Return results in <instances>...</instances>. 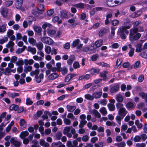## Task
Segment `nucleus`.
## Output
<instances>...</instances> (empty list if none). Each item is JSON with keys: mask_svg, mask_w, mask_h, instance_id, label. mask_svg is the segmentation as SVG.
I'll list each match as a JSON object with an SVG mask.
<instances>
[{"mask_svg": "<svg viewBox=\"0 0 147 147\" xmlns=\"http://www.w3.org/2000/svg\"><path fill=\"white\" fill-rule=\"evenodd\" d=\"M138 31V28H134L129 30V38L130 41L132 42L140 38L141 34L140 33H137Z\"/></svg>", "mask_w": 147, "mask_h": 147, "instance_id": "nucleus-1", "label": "nucleus"}, {"mask_svg": "<svg viewBox=\"0 0 147 147\" xmlns=\"http://www.w3.org/2000/svg\"><path fill=\"white\" fill-rule=\"evenodd\" d=\"M117 109L118 110V115L117 116L119 119H123L127 113L125 108L123 107V105L121 103L118 102L116 104Z\"/></svg>", "mask_w": 147, "mask_h": 147, "instance_id": "nucleus-2", "label": "nucleus"}, {"mask_svg": "<svg viewBox=\"0 0 147 147\" xmlns=\"http://www.w3.org/2000/svg\"><path fill=\"white\" fill-rule=\"evenodd\" d=\"M130 27L128 26H125L120 28L119 30L118 33L122 39H125L127 38V35H128L129 32L127 29L130 28Z\"/></svg>", "mask_w": 147, "mask_h": 147, "instance_id": "nucleus-3", "label": "nucleus"}, {"mask_svg": "<svg viewBox=\"0 0 147 147\" xmlns=\"http://www.w3.org/2000/svg\"><path fill=\"white\" fill-rule=\"evenodd\" d=\"M40 71L39 69H36L34 71H32L30 74V76H35V81L38 83L42 81V80L44 78V75L42 73L40 74L38 76Z\"/></svg>", "mask_w": 147, "mask_h": 147, "instance_id": "nucleus-4", "label": "nucleus"}, {"mask_svg": "<svg viewBox=\"0 0 147 147\" xmlns=\"http://www.w3.org/2000/svg\"><path fill=\"white\" fill-rule=\"evenodd\" d=\"M125 0H108L107 5L109 7H113L117 4H120L124 2Z\"/></svg>", "mask_w": 147, "mask_h": 147, "instance_id": "nucleus-5", "label": "nucleus"}, {"mask_svg": "<svg viewBox=\"0 0 147 147\" xmlns=\"http://www.w3.org/2000/svg\"><path fill=\"white\" fill-rule=\"evenodd\" d=\"M41 40L44 43L49 45H51L53 44V41L50 38L48 37H44L41 38Z\"/></svg>", "mask_w": 147, "mask_h": 147, "instance_id": "nucleus-6", "label": "nucleus"}, {"mask_svg": "<svg viewBox=\"0 0 147 147\" xmlns=\"http://www.w3.org/2000/svg\"><path fill=\"white\" fill-rule=\"evenodd\" d=\"M103 40H102L100 39L96 42L95 45L93 44L92 45V47L91 48V50H94L97 47H100L102 45Z\"/></svg>", "mask_w": 147, "mask_h": 147, "instance_id": "nucleus-7", "label": "nucleus"}, {"mask_svg": "<svg viewBox=\"0 0 147 147\" xmlns=\"http://www.w3.org/2000/svg\"><path fill=\"white\" fill-rule=\"evenodd\" d=\"M119 88V85L116 84L115 85L110 86V92L111 93H114L117 92Z\"/></svg>", "mask_w": 147, "mask_h": 147, "instance_id": "nucleus-8", "label": "nucleus"}, {"mask_svg": "<svg viewBox=\"0 0 147 147\" xmlns=\"http://www.w3.org/2000/svg\"><path fill=\"white\" fill-rule=\"evenodd\" d=\"M59 76V75L56 73H54L50 74L47 78V79L49 80H54L56 79Z\"/></svg>", "mask_w": 147, "mask_h": 147, "instance_id": "nucleus-9", "label": "nucleus"}, {"mask_svg": "<svg viewBox=\"0 0 147 147\" xmlns=\"http://www.w3.org/2000/svg\"><path fill=\"white\" fill-rule=\"evenodd\" d=\"M10 141L11 144H13L16 147H19L20 145V142L18 141L15 140L14 138H11Z\"/></svg>", "mask_w": 147, "mask_h": 147, "instance_id": "nucleus-10", "label": "nucleus"}, {"mask_svg": "<svg viewBox=\"0 0 147 147\" xmlns=\"http://www.w3.org/2000/svg\"><path fill=\"white\" fill-rule=\"evenodd\" d=\"M23 0H15L16 1V8L20 9L22 7Z\"/></svg>", "mask_w": 147, "mask_h": 147, "instance_id": "nucleus-11", "label": "nucleus"}, {"mask_svg": "<svg viewBox=\"0 0 147 147\" xmlns=\"http://www.w3.org/2000/svg\"><path fill=\"white\" fill-rule=\"evenodd\" d=\"M102 94V92H94L92 94V95L94 99V98L95 99L99 98L101 96Z\"/></svg>", "mask_w": 147, "mask_h": 147, "instance_id": "nucleus-12", "label": "nucleus"}, {"mask_svg": "<svg viewBox=\"0 0 147 147\" xmlns=\"http://www.w3.org/2000/svg\"><path fill=\"white\" fill-rule=\"evenodd\" d=\"M67 12L66 11L62 10L60 11V16L63 19L68 18Z\"/></svg>", "mask_w": 147, "mask_h": 147, "instance_id": "nucleus-13", "label": "nucleus"}, {"mask_svg": "<svg viewBox=\"0 0 147 147\" xmlns=\"http://www.w3.org/2000/svg\"><path fill=\"white\" fill-rule=\"evenodd\" d=\"M90 112L92 113L94 115L95 117L98 118H100L101 117V115L99 112L96 109H93Z\"/></svg>", "mask_w": 147, "mask_h": 147, "instance_id": "nucleus-14", "label": "nucleus"}, {"mask_svg": "<svg viewBox=\"0 0 147 147\" xmlns=\"http://www.w3.org/2000/svg\"><path fill=\"white\" fill-rule=\"evenodd\" d=\"M28 134L29 133L27 131H22L20 133V137L21 139H24L26 137L28 136Z\"/></svg>", "mask_w": 147, "mask_h": 147, "instance_id": "nucleus-15", "label": "nucleus"}, {"mask_svg": "<svg viewBox=\"0 0 147 147\" xmlns=\"http://www.w3.org/2000/svg\"><path fill=\"white\" fill-rule=\"evenodd\" d=\"M66 108L68 111L72 112H73L76 109V107L75 105L71 106L69 105H67L66 106Z\"/></svg>", "mask_w": 147, "mask_h": 147, "instance_id": "nucleus-16", "label": "nucleus"}, {"mask_svg": "<svg viewBox=\"0 0 147 147\" xmlns=\"http://www.w3.org/2000/svg\"><path fill=\"white\" fill-rule=\"evenodd\" d=\"M6 24H3L0 26V33H3L6 31Z\"/></svg>", "mask_w": 147, "mask_h": 147, "instance_id": "nucleus-17", "label": "nucleus"}, {"mask_svg": "<svg viewBox=\"0 0 147 147\" xmlns=\"http://www.w3.org/2000/svg\"><path fill=\"white\" fill-rule=\"evenodd\" d=\"M68 22L69 23L72 24L70 26L71 27H74L77 25V24L76 23V20L74 19H70L68 20Z\"/></svg>", "mask_w": 147, "mask_h": 147, "instance_id": "nucleus-18", "label": "nucleus"}, {"mask_svg": "<svg viewBox=\"0 0 147 147\" xmlns=\"http://www.w3.org/2000/svg\"><path fill=\"white\" fill-rule=\"evenodd\" d=\"M90 77V75L88 74H86L84 76H81L79 77L78 80H82L83 79L86 80L89 79Z\"/></svg>", "mask_w": 147, "mask_h": 147, "instance_id": "nucleus-19", "label": "nucleus"}, {"mask_svg": "<svg viewBox=\"0 0 147 147\" xmlns=\"http://www.w3.org/2000/svg\"><path fill=\"white\" fill-rule=\"evenodd\" d=\"M40 144L41 145L43 146L44 147H48L49 146V144L47 142H45L43 139L40 140Z\"/></svg>", "mask_w": 147, "mask_h": 147, "instance_id": "nucleus-20", "label": "nucleus"}, {"mask_svg": "<svg viewBox=\"0 0 147 147\" xmlns=\"http://www.w3.org/2000/svg\"><path fill=\"white\" fill-rule=\"evenodd\" d=\"M8 12V10L6 8H3L1 11V13L4 17H6L7 16Z\"/></svg>", "mask_w": 147, "mask_h": 147, "instance_id": "nucleus-21", "label": "nucleus"}, {"mask_svg": "<svg viewBox=\"0 0 147 147\" xmlns=\"http://www.w3.org/2000/svg\"><path fill=\"white\" fill-rule=\"evenodd\" d=\"M24 64L26 65L28 64L32 65L34 63V61L32 59L28 60L27 59H25L24 60Z\"/></svg>", "mask_w": 147, "mask_h": 147, "instance_id": "nucleus-22", "label": "nucleus"}, {"mask_svg": "<svg viewBox=\"0 0 147 147\" xmlns=\"http://www.w3.org/2000/svg\"><path fill=\"white\" fill-rule=\"evenodd\" d=\"M27 51L28 52H31L33 54H35L36 52V49L35 48H32L30 46L28 47Z\"/></svg>", "mask_w": 147, "mask_h": 147, "instance_id": "nucleus-23", "label": "nucleus"}, {"mask_svg": "<svg viewBox=\"0 0 147 147\" xmlns=\"http://www.w3.org/2000/svg\"><path fill=\"white\" fill-rule=\"evenodd\" d=\"M97 64L102 66L105 67H110V65L109 64L105 63L103 62H99L97 63Z\"/></svg>", "mask_w": 147, "mask_h": 147, "instance_id": "nucleus-24", "label": "nucleus"}, {"mask_svg": "<svg viewBox=\"0 0 147 147\" xmlns=\"http://www.w3.org/2000/svg\"><path fill=\"white\" fill-rule=\"evenodd\" d=\"M59 18L58 16H55L53 18V21L54 23L57 22L58 24H60L62 23V20H59Z\"/></svg>", "mask_w": 147, "mask_h": 147, "instance_id": "nucleus-25", "label": "nucleus"}, {"mask_svg": "<svg viewBox=\"0 0 147 147\" xmlns=\"http://www.w3.org/2000/svg\"><path fill=\"white\" fill-rule=\"evenodd\" d=\"M16 63L17 66H22L24 65V61L22 59H20L16 62Z\"/></svg>", "mask_w": 147, "mask_h": 147, "instance_id": "nucleus-26", "label": "nucleus"}, {"mask_svg": "<svg viewBox=\"0 0 147 147\" xmlns=\"http://www.w3.org/2000/svg\"><path fill=\"white\" fill-rule=\"evenodd\" d=\"M107 29L106 28H104L101 29L99 32V35L100 36H102L104 34L107 32Z\"/></svg>", "mask_w": 147, "mask_h": 147, "instance_id": "nucleus-27", "label": "nucleus"}, {"mask_svg": "<svg viewBox=\"0 0 147 147\" xmlns=\"http://www.w3.org/2000/svg\"><path fill=\"white\" fill-rule=\"evenodd\" d=\"M42 114V112L39 111L37 112L36 114H35L34 116V119H37Z\"/></svg>", "mask_w": 147, "mask_h": 147, "instance_id": "nucleus-28", "label": "nucleus"}, {"mask_svg": "<svg viewBox=\"0 0 147 147\" xmlns=\"http://www.w3.org/2000/svg\"><path fill=\"white\" fill-rule=\"evenodd\" d=\"M107 106L109 110L111 111H113L115 109V107L114 105L111 103L108 104Z\"/></svg>", "mask_w": 147, "mask_h": 147, "instance_id": "nucleus-29", "label": "nucleus"}, {"mask_svg": "<svg viewBox=\"0 0 147 147\" xmlns=\"http://www.w3.org/2000/svg\"><path fill=\"white\" fill-rule=\"evenodd\" d=\"M74 6L78 8L82 9L84 7V4L81 3L76 4L74 5Z\"/></svg>", "mask_w": 147, "mask_h": 147, "instance_id": "nucleus-30", "label": "nucleus"}, {"mask_svg": "<svg viewBox=\"0 0 147 147\" xmlns=\"http://www.w3.org/2000/svg\"><path fill=\"white\" fill-rule=\"evenodd\" d=\"M18 108V106L15 104H13L11 105L9 107V109L11 111L14 110L15 111H16L17 110Z\"/></svg>", "mask_w": 147, "mask_h": 147, "instance_id": "nucleus-31", "label": "nucleus"}, {"mask_svg": "<svg viewBox=\"0 0 147 147\" xmlns=\"http://www.w3.org/2000/svg\"><path fill=\"white\" fill-rule=\"evenodd\" d=\"M29 42L32 45L34 46L35 45L36 40L33 38L32 37L29 38H28Z\"/></svg>", "mask_w": 147, "mask_h": 147, "instance_id": "nucleus-32", "label": "nucleus"}, {"mask_svg": "<svg viewBox=\"0 0 147 147\" xmlns=\"http://www.w3.org/2000/svg\"><path fill=\"white\" fill-rule=\"evenodd\" d=\"M80 41V40L79 39H77L74 41L72 44V47L73 48H74L77 46Z\"/></svg>", "mask_w": 147, "mask_h": 147, "instance_id": "nucleus-33", "label": "nucleus"}, {"mask_svg": "<svg viewBox=\"0 0 147 147\" xmlns=\"http://www.w3.org/2000/svg\"><path fill=\"white\" fill-rule=\"evenodd\" d=\"M87 123V121L86 120H81L80 123L79 125V128H82L84 127V126L86 125Z\"/></svg>", "mask_w": 147, "mask_h": 147, "instance_id": "nucleus-34", "label": "nucleus"}, {"mask_svg": "<svg viewBox=\"0 0 147 147\" xmlns=\"http://www.w3.org/2000/svg\"><path fill=\"white\" fill-rule=\"evenodd\" d=\"M100 112L103 115H105L107 114V111L105 107H102L100 110Z\"/></svg>", "mask_w": 147, "mask_h": 147, "instance_id": "nucleus-35", "label": "nucleus"}, {"mask_svg": "<svg viewBox=\"0 0 147 147\" xmlns=\"http://www.w3.org/2000/svg\"><path fill=\"white\" fill-rule=\"evenodd\" d=\"M34 29L36 32L38 33L41 32L42 30L41 27L37 26H35L34 27Z\"/></svg>", "mask_w": 147, "mask_h": 147, "instance_id": "nucleus-36", "label": "nucleus"}, {"mask_svg": "<svg viewBox=\"0 0 147 147\" xmlns=\"http://www.w3.org/2000/svg\"><path fill=\"white\" fill-rule=\"evenodd\" d=\"M116 100L119 102H121L123 100L122 96L120 94H117L116 98Z\"/></svg>", "mask_w": 147, "mask_h": 147, "instance_id": "nucleus-37", "label": "nucleus"}, {"mask_svg": "<svg viewBox=\"0 0 147 147\" xmlns=\"http://www.w3.org/2000/svg\"><path fill=\"white\" fill-rule=\"evenodd\" d=\"M38 9L40 11H43L45 10L44 5L38 3Z\"/></svg>", "mask_w": 147, "mask_h": 147, "instance_id": "nucleus-38", "label": "nucleus"}, {"mask_svg": "<svg viewBox=\"0 0 147 147\" xmlns=\"http://www.w3.org/2000/svg\"><path fill=\"white\" fill-rule=\"evenodd\" d=\"M62 133L60 132H57L55 135V137L57 140H60L62 136Z\"/></svg>", "mask_w": 147, "mask_h": 147, "instance_id": "nucleus-39", "label": "nucleus"}, {"mask_svg": "<svg viewBox=\"0 0 147 147\" xmlns=\"http://www.w3.org/2000/svg\"><path fill=\"white\" fill-rule=\"evenodd\" d=\"M47 32L48 35L51 36L55 34L56 32V31L53 30H49L47 31Z\"/></svg>", "mask_w": 147, "mask_h": 147, "instance_id": "nucleus-40", "label": "nucleus"}, {"mask_svg": "<svg viewBox=\"0 0 147 147\" xmlns=\"http://www.w3.org/2000/svg\"><path fill=\"white\" fill-rule=\"evenodd\" d=\"M85 97L86 99L88 100H94L92 95H91L89 94L85 95Z\"/></svg>", "mask_w": 147, "mask_h": 147, "instance_id": "nucleus-41", "label": "nucleus"}, {"mask_svg": "<svg viewBox=\"0 0 147 147\" xmlns=\"http://www.w3.org/2000/svg\"><path fill=\"white\" fill-rule=\"evenodd\" d=\"M36 45L39 50H41L43 48V45L42 42H38V43L36 44Z\"/></svg>", "mask_w": 147, "mask_h": 147, "instance_id": "nucleus-42", "label": "nucleus"}, {"mask_svg": "<svg viewBox=\"0 0 147 147\" xmlns=\"http://www.w3.org/2000/svg\"><path fill=\"white\" fill-rule=\"evenodd\" d=\"M133 106V103L131 102H129L127 103L126 107L127 108L130 109H132Z\"/></svg>", "mask_w": 147, "mask_h": 147, "instance_id": "nucleus-43", "label": "nucleus"}, {"mask_svg": "<svg viewBox=\"0 0 147 147\" xmlns=\"http://www.w3.org/2000/svg\"><path fill=\"white\" fill-rule=\"evenodd\" d=\"M12 69L9 67H6L5 69V71L4 72V74L5 75H8L12 72Z\"/></svg>", "mask_w": 147, "mask_h": 147, "instance_id": "nucleus-44", "label": "nucleus"}, {"mask_svg": "<svg viewBox=\"0 0 147 147\" xmlns=\"http://www.w3.org/2000/svg\"><path fill=\"white\" fill-rule=\"evenodd\" d=\"M135 124L137 125V127L139 129H141L142 127V125L141 123H139V121L137 120L136 121Z\"/></svg>", "mask_w": 147, "mask_h": 147, "instance_id": "nucleus-45", "label": "nucleus"}, {"mask_svg": "<svg viewBox=\"0 0 147 147\" xmlns=\"http://www.w3.org/2000/svg\"><path fill=\"white\" fill-rule=\"evenodd\" d=\"M112 24L113 26H115L119 23V21L117 20H113L111 21Z\"/></svg>", "mask_w": 147, "mask_h": 147, "instance_id": "nucleus-46", "label": "nucleus"}, {"mask_svg": "<svg viewBox=\"0 0 147 147\" xmlns=\"http://www.w3.org/2000/svg\"><path fill=\"white\" fill-rule=\"evenodd\" d=\"M4 4L6 7H9L13 4V1H7L4 2Z\"/></svg>", "mask_w": 147, "mask_h": 147, "instance_id": "nucleus-47", "label": "nucleus"}, {"mask_svg": "<svg viewBox=\"0 0 147 147\" xmlns=\"http://www.w3.org/2000/svg\"><path fill=\"white\" fill-rule=\"evenodd\" d=\"M100 71V70L99 69H92L90 70V72L91 74L98 73Z\"/></svg>", "mask_w": 147, "mask_h": 147, "instance_id": "nucleus-48", "label": "nucleus"}, {"mask_svg": "<svg viewBox=\"0 0 147 147\" xmlns=\"http://www.w3.org/2000/svg\"><path fill=\"white\" fill-rule=\"evenodd\" d=\"M122 63L121 59H118L116 62V65L115 66V68H117Z\"/></svg>", "mask_w": 147, "mask_h": 147, "instance_id": "nucleus-49", "label": "nucleus"}, {"mask_svg": "<svg viewBox=\"0 0 147 147\" xmlns=\"http://www.w3.org/2000/svg\"><path fill=\"white\" fill-rule=\"evenodd\" d=\"M33 103V101L29 98L26 99V104L27 105H31Z\"/></svg>", "mask_w": 147, "mask_h": 147, "instance_id": "nucleus-50", "label": "nucleus"}, {"mask_svg": "<svg viewBox=\"0 0 147 147\" xmlns=\"http://www.w3.org/2000/svg\"><path fill=\"white\" fill-rule=\"evenodd\" d=\"M115 145L118 147H124L125 146V144L124 142H121L120 143L115 144Z\"/></svg>", "mask_w": 147, "mask_h": 147, "instance_id": "nucleus-51", "label": "nucleus"}, {"mask_svg": "<svg viewBox=\"0 0 147 147\" xmlns=\"http://www.w3.org/2000/svg\"><path fill=\"white\" fill-rule=\"evenodd\" d=\"M139 55L145 59H147V53L146 52H142L140 53Z\"/></svg>", "mask_w": 147, "mask_h": 147, "instance_id": "nucleus-52", "label": "nucleus"}, {"mask_svg": "<svg viewBox=\"0 0 147 147\" xmlns=\"http://www.w3.org/2000/svg\"><path fill=\"white\" fill-rule=\"evenodd\" d=\"M54 12L53 9H52L48 11L47 12V15L49 16H51L53 15Z\"/></svg>", "mask_w": 147, "mask_h": 147, "instance_id": "nucleus-53", "label": "nucleus"}, {"mask_svg": "<svg viewBox=\"0 0 147 147\" xmlns=\"http://www.w3.org/2000/svg\"><path fill=\"white\" fill-rule=\"evenodd\" d=\"M14 32L12 30H9L7 32V36L8 37L10 38V36L13 34Z\"/></svg>", "mask_w": 147, "mask_h": 147, "instance_id": "nucleus-54", "label": "nucleus"}, {"mask_svg": "<svg viewBox=\"0 0 147 147\" xmlns=\"http://www.w3.org/2000/svg\"><path fill=\"white\" fill-rule=\"evenodd\" d=\"M67 72V69L65 67H64L62 69V74L63 75L66 74Z\"/></svg>", "mask_w": 147, "mask_h": 147, "instance_id": "nucleus-55", "label": "nucleus"}, {"mask_svg": "<svg viewBox=\"0 0 147 147\" xmlns=\"http://www.w3.org/2000/svg\"><path fill=\"white\" fill-rule=\"evenodd\" d=\"M134 48H131L128 53L129 56L130 57H132L134 55Z\"/></svg>", "mask_w": 147, "mask_h": 147, "instance_id": "nucleus-56", "label": "nucleus"}, {"mask_svg": "<svg viewBox=\"0 0 147 147\" xmlns=\"http://www.w3.org/2000/svg\"><path fill=\"white\" fill-rule=\"evenodd\" d=\"M14 45V43L12 41H10L8 44H7L6 46L7 48H10V47H12Z\"/></svg>", "mask_w": 147, "mask_h": 147, "instance_id": "nucleus-57", "label": "nucleus"}, {"mask_svg": "<svg viewBox=\"0 0 147 147\" xmlns=\"http://www.w3.org/2000/svg\"><path fill=\"white\" fill-rule=\"evenodd\" d=\"M70 129L69 127H65L63 131L64 134H65L67 133H69L70 131Z\"/></svg>", "mask_w": 147, "mask_h": 147, "instance_id": "nucleus-58", "label": "nucleus"}, {"mask_svg": "<svg viewBox=\"0 0 147 147\" xmlns=\"http://www.w3.org/2000/svg\"><path fill=\"white\" fill-rule=\"evenodd\" d=\"M45 51L47 54H49L51 52V49L50 46H47L45 49Z\"/></svg>", "mask_w": 147, "mask_h": 147, "instance_id": "nucleus-59", "label": "nucleus"}, {"mask_svg": "<svg viewBox=\"0 0 147 147\" xmlns=\"http://www.w3.org/2000/svg\"><path fill=\"white\" fill-rule=\"evenodd\" d=\"M51 26V24L48 23H45L42 26L43 29H45L47 27H50Z\"/></svg>", "mask_w": 147, "mask_h": 147, "instance_id": "nucleus-60", "label": "nucleus"}, {"mask_svg": "<svg viewBox=\"0 0 147 147\" xmlns=\"http://www.w3.org/2000/svg\"><path fill=\"white\" fill-rule=\"evenodd\" d=\"M64 122L67 125H70L71 124L70 120L66 118H64Z\"/></svg>", "mask_w": 147, "mask_h": 147, "instance_id": "nucleus-61", "label": "nucleus"}, {"mask_svg": "<svg viewBox=\"0 0 147 147\" xmlns=\"http://www.w3.org/2000/svg\"><path fill=\"white\" fill-rule=\"evenodd\" d=\"M18 58L16 56H13L11 57V62L14 63L16 62Z\"/></svg>", "mask_w": 147, "mask_h": 147, "instance_id": "nucleus-62", "label": "nucleus"}, {"mask_svg": "<svg viewBox=\"0 0 147 147\" xmlns=\"http://www.w3.org/2000/svg\"><path fill=\"white\" fill-rule=\"evenodd\" d=\"M109 47L113 49H117L119 47V45L117 43H114L111 46H110Z\"/></svg>", "mask_w": 147, "mask_h": 147, "instance_id": "nucleus-63", "label": "nucleus"}, {"mask_svg": "<svg viewBox=\"0 0 147 147\" xmlns=\"http://www.w3.org/2000/svg\"><path fill=\"white\" fill-rule=\"evenodd\" d=\"M73 67L75 69H76L80 67V65L78 62H75L73 64Z\"/></svg>", "mask_w": 147, "mask_h": 147, "instance_id": "nucleus-64", "label": "nucleus"}]
</instances>
